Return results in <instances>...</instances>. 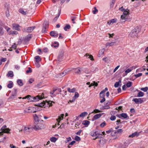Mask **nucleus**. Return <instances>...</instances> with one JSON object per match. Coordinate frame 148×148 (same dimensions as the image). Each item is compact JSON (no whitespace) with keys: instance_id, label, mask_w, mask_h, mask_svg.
<instances>
[{"instance_id":"nucleus-1","label":"nucleus","mask_w":148,"mask_h":148,"mask_svg":"<svg viewBox=\"0 0 148 148\" xmlns=\"http://www.w3.org/2000/svg\"><path fill=\"white\" fill-rule=\"evenodd\" d=\"M129 14V10L127 9L125 10L123 12V14L121 16L120 21L122 22H125L126 21H128L131 20L130 18H128L127 15Z\"/></svg>"},{"instance_id":"nucleus-2","label":"nucleus","mask_w":148,"mask_h":148,"mask_svg":"<svg viewBox=\"0 0 148 148\" xmlns=\"http://www.w3.org/2000/svg\"><path fill=\"white\" fill-rule=\"evenodd\" d=\"M101 131L100 130H94L91 132L90 134L92 136L95 137V138L93 139L95 140L97 138H102V134H101Z\"/></svg>"},{"instance_id":"nucleus-3","label":"nucleus","mask_w":148,"mask_h":148,"mask_svg":"<svg viewBox=\"0 0 148 148\" xmlns=\"http://www.w3.org/2000/svg\"><path fill=\"white\" fill-rule=\"evenodd\" d=\"M33 129L36 130H39L45 128L43 124L41 123V121L34 123L33 127Z\"/></svg>"},{"instance_id":"nucleus-4","label":"nucleus","mask_w":148,"mask_h":148,"mask_svg":"<svg viewBox=\"0 0 148 148\" xmlns=\"http://www.w3.org/2000/svg\"><path fill=\"white\" fill-rule=\"evenodd\" d=\"M140 31V30L138 27H136L132 31L129 35L132 37L134 38L138 35L137 34Z\"/></svg>"},{"instance_id":"nucleus-5","label":"nucleus","mask_w":148,"mask_h":148,"mask_svg":"<svg viewBox=\"0 0 148 148\" xmlns=\"http://www.w3.org/2000/svg\"><path fill=\"white\" fill-rule=\"evenodd\" d=\"M52 102L54 103V102L50 101H43V102H42L41 103L37 104V106H40L41 107H45V105H46V104H47V105H49V106L50 107L52 106Z\"/></svg>"},{"instance_id":"nucleus-6","label":"nucleus","mask_w":148,"mask_h":148,"mask_svg":"<svg viewBox=\"0 0 148 148\" xmlns=\"http://www.w3.org/2000/svg\"><path fill=\"white\" fill-rule=\"evenodd\" d=\"M6 126L4 125L1 128V132L4 133H9L10 131V130L9 128H6Z\"/></svg>"},{"instance_id":"nucleus-7","label":"nucleus","mask_w":148,"mask_h":148,"mask_svg":"<svg viewBox=\"0 0 148 148\" xmlns=\"http://www.w3.org/2000/svg\"><path fill=\"white\" fill-rule=\"evenodd\" d=\"M123 132V130L122 129H119L116 131H113L112 132L111 134L112 136L116 135V134L118 133H121Z\"/></svg>"},{"instance_id":"nucleus-8","label":"nucleus","mask_w":148,"mask_h":148,"mask_svg":"<svg viewBox=\"0 0 148 148\" xmlns=\"http://www.w3.org/2000/svg\"><path fill=\"white\" fill-rule=\"evenodd\" d=\"M132 101L135 102L136 103H141L143 102V101L141 98H134Z\"/></svg>"},{"instance_id":"nucleus-9","label":"nucleus","mask_w":148,"mask_h":148,"mask_svg":"<svg viewBox=\"0 0 148 148\" xmlns=\"http://www.w3.org/2000/svg\"><path fill=\"white\" fill-rule=\"evenodd\" d=\"M43 94V93L42 94L41 96L39 95H37L36 97H33V99L34 100V101H37L42 99L44 97Z\"/></svg>"},{"instance_id":"nucleus-10","label":"nucleus","mask_w":148,"mask_h":148,"mask_svg":"<svg viewBox=\"0 0 148 148\" xmlns=\"http://www.w3.org/2000/svg\"><path fill=\"white\" fill-rule=\"evenodd\" d=\"M12 25L13 29L18 31L20 30V29L19 28V27H21L18 24L14 23L12 24Z\"/></svg>"},{"instance_id":"nucleus-11","label":"nucleus","mask_w":148,"mask_h":148,"mask_svg":"<svg viewBox=\"0 0 148 148\" xmlns=\"http://www.w3.org/2000/svg\"><path fill=\"white\" fill-rule=\"evenodd\" d=\"M33 116L34 120V123L41 121V120L40 119L39 117L36 114H35Z\"/></svg>"},{"instance_id":"nucleus-12","label":"nucleus","mask_w":148,"mask_h":148,"mask_svg":"<svg viewBox=\"0 0 148 148\" xmlns=\"http://www.w3.org/2000/svg\"><path fill=\"white\" fill-rule=\"evenodd\" d=\"M23 99H27L28 100H29L30 102L34 101L33 99V97H32L30 95H28L22 98Z\"/></svg>"},{"instance_id":"nucleus-13","label":"nucleus","mask_w":148,"mask_h":148,"mask_svg":"<svg viewBox=\"0 0 148 148\" xmlns=\"http://www.w3.org/2000/svg\"><path fill=\"white\" fill-rule=\"evenodd\" d=\"M50 35L52 37H58V33L55 31H52L50 33Z\"/></svg>"},{"instance_id":"nucleus-14","label":"nucleus","mask_w":148,"mask_h":148,"mask_svg":"<svg viewBox=\"0 0 148 148\" xmlns=\"http://www.w3.org/2000/svg\"><path fill=\"white\" fill-rule=\"evenodd\" d=\"M117 45L116 42H108L106 44V47L108 46H112L114 45Z\"/></svg>"},{"instance_id":"nucleus-15","label":"nucleus","mask_w":148,"mask_h":148,"mask_svg":"<svg viewBox=\"0 0 148 148\" xmlns=\"http://www.w3.org/2000/svg\"><path fill=\"white\" fill-rule=\"evenodd\" d=\"M140 134V133L137 132H135L132 134L130 135L129 136V137L133 138L134 137H137Z\"/></svg>"},{"instance_id":"nucleus-16","label":"nucleus","mask_w":148,"mask_h":148,"mask_svg":"<svg viewBox=\"0 0 148 148\" xmlns=\"http://www.w3.org/2000/svg\"><path fill=\"white\" fill-rule=\"evenodd\" d=\"M75 73L80 74L81 70H82V68L78 67L73 69Z\"/></svg>"},{"instance_id":"nucleus-17","label":"nucleus","mask_w":148,"mask_h":148,"mask_svg":"<svg viewBox=\"0 0 148 148\" xmlns=\"http://www.w3.org/2000/svg\"><path fill=\"white\" fill-rule=\"evenodd\" d=\"M128 146V143H127L125 142L123 144H121L119 146V148H126Z\"/></svg>"},{"instance_id":"nucleus-18","label":"nucleus","mask_w":148,"mask_h":148,"mask_svg":"<svg viewBox=\"0 0 148 148\" xmlns=\"http://www.w3.org/2000/svg\"><path fill=\"white\" fill-rule=\"evenodd\" d=\"M105 51V49H103L100 50L99 52V53L98 55V57H100L101 56L103 55Z\"/></svg>"},{"instance_id":"nucleus-19","label":"nucleus","mask_w":148,"mask_h":148,"mask_svg":"<svg viewBox=\"0 0 148 148\" xmlns=\"http://www.w3.org/2000/svg\"><path fill=\"white\" fill-rule=\"evenodd\" d=\"M63 53H60L59 54L58 57V61H61L63 59Z\"/></svg>"},{"instance_id":"nucleus-20","label":"nucleus","mask_w":148,"mask_h":148,"mask_svg":"<svg viewBox=\"0 0 148 148\" xmlns=\"http://www.w3.org/2000/svg\"><path fill=\"white\" fill-rule=\"evenodd\" d=\"M134 68V67L133 66L132 67V68ZM132 68H129V69H128L127 70H126L125 71V75H124V74H123V76H124L125 75H127V74L128 73H130V72L131 71H132Z\"/></svg>"},{"instance_id":"nucleus-21","label":"nucleus","mask_w":148,"mask_h":148,"mask_svg":"<svg viewBox=\"0 0 148 148\" xmlns=\"http://www.w3.org/2000/svg\"><path fill=\"white\" fill-rule=\"evenodd\" d=\"M116 21H117L116 19H112L111 20H110V21H109L108 22V24L110 25L112 23H116Z\"/></svg>"},{"instance_id":"nucleus-22","label":"nucleus","mask_w":148,"mask_h":148,"mask_svg":"<svg viewBox=\"0 0 148 148\" xmlns=\"http://www.w3.org/2000/svg\"><path fill=\"white\" fill-rule=\"evenodd\" d=\"M82 71H83L84 72L87 74H89L91 72L89 69L86 68H82Z\"/></svg>"},{"instance_id":"nucleus-23","label":"nucleus","mask_w":148,"mask_h":148,"mask_svg":"<svg viewBox=\"0 0 148 148\" xmlns=\"http://www.w3.org/2000/svg\"><path fill=\"white\" fill-rule=\"evenodd\" d=\"M120 115L124 119H126L127 118L128 119H129V118L127 114L125 113H123L120 114Z\"/></svg>"},{"instance_id":"nucleus-24","label":"nucleus","mask_w":148,"mask_h":148,"mask_svg":"<svg viewBox=\"0 0 148 148\" xmlns=\"http://www.w3.org/2000/svg\"><path fill=\"white\" fill-rule=\"evenodd\" d=\"M101 116V114H95V115H94V117H93V119H92L93 120H94L95 119V120L97 119H98L100 118Z\"/></svg>"},{"instance_id":"nucleus-25","label":"nucleus","mask_w":148,"mask_h":148,"mask_svg":"<svg viewBox=\"0 0 148 148\" xmlns=\"http://www.w3.org/2000/svg\"><path fill=\"white\" fill-rule=\"evenodd\" d=\"M32 112V111L30 108H26L24 111V112L25 113H27Z\"/></svg>"},{"instance_id":"nucleus-26","label":"nucleus","mask_w":148,"mask_h":148,"mask_svg":"<svg viewBox=\"0 0 148 148\" xmlns=\"http://www.w3.org/2000/svg\"><path fill=\"white\" fill-rule=\"evenodd\" d=\"M121 80H119L118 82H116L114 84V86L115 88L118 87L120 86V83H121Z\"/></svg>"},{"instance_id":"nucleus-27","label":"nucleus","mask_w":148,"mask_h":148,"mask_svg":"<svg viewBox=\"0 0 148 148\" xmlns=\"http://www.w3.org/2000/svg\"><path fill=\"white\" fill-rule=\"evenodd\" d=\"M30 129V128L28 127H25L24 129L23 130L24 132L25 133L28 134L29 132V130Z\"/></svg>"},{"instance_id":"nucleus-28","label":"nucleus","mask_w":148,"mask_h":148,"mask_svg":"<svg viewBox=\"0 0 148 148\" xmlns=\"http://www.w3.org/2000/svg\"><path fill=\"white\" fill-rule=\"evenodd\" d=\"M90 121L87 120H85L83 121L82 124L86 126H87L90 123Z\"/></svg>"},{"instance_id":"nucleus-29","label":"nucleus","mask_w":148,"mask_h":148,"mask_svg":"<svg viewBox=\"0 0 148 148\" xmlns=\"http://www.w3.org/2000/svg\"><path fill=\"white\" fill-rule=\"evenodd\" d=\"M7 75L8 77H12L14 76L13 72L12 71H9Z\"/></svg>"},{"instance_id":"nucleus-30","label":"nucleus","mask_w":148,"mask_h":148,"mask_svg":"<svg viewBox=\"0 0 148 148\" xmlns=\"http://www.w3.org/2000/svg\"><path fill=\"white\" fill-rule=\"evenodd\" d=\"M35 59L36 60V61L37 62H38L39 61H40L41 59L39 56H37L35 57Z\"/></svg>"},{"instance_id":"nucleus-31","label":"nucleus","mask_w":148,"mask_h":148,"mask_svg":"<svg viewBox=\"0 0 148 148\" xmlns=\"http://www.w3.org/2000/svg\"><path fill=\"white\" fill-rule=\"evenodd\" d=\"M105 142V139L103 138H102L100 139L99 140V143L100 144L102 145L104 144Z\"/></svg>"},{"instance_id":"nucleus-32","label":"nucleus","mask_w":148,"mask_h":148,"mask_svg":"<svg viewBox=\"0 0 148 148\" xmlns=\"http://www.w3.org/2000/svg\"><path fill=\"white\" fill-rule=\"evenodd\" d=\"M19 12L23 15H25L27 13L26 12L24 11L23 9H20L19 10Z\"/></svg>"},{"instance_id":"nucleus-33","label":"nucleus","mask_w":148,"mask_h":148,"mask_svg":"<svg viewBox=\"0 0 148 148\" xmlns=\"http://www.w3.org/2000/svg\"><path fill=\"white\" fill-rule=\"evenodd\" d=\"M67 90L70 92H74L75 91V88H73L71 89L69 88H68Z\"/></svg>"},{"instance_id":"nucleus-34","label":"nucleus","mask_w":148,"mask_h":148,"mask_svg":"<svg viewBox=\"0 0 148 148\" xmlns=\"http://www.w3.org/2000/svg\"><path fill=\"white\" fill-rule=\"evenodd\" d=\"M98 84L97 82H96L95 81L93 82L92 83L90 84L89 86V87H90L92 86H98Z\"/></svg>"},{"instance_id":"nucleus-35","label":"nucleus","mask_w":148,"mask_h":148,"mask_svg":"<svg viewBox=\"0 0 148 148\" xmlns=\"http://www.w3.org/2000/svg\"><path fill=\"white\" fill-rule=\"evenodd\" d=\"M59 45V44L58 42H55L54 43L52 44L51 46L52 47H53L55 48L57 47H58Z\"/></svg>"},{"instance_id":"nucleus-36","label":"nucleus","mask_w":148,"mask_h":148,"mask_svg":"<svg viewBox=\"0 0 148 148\" xmlns=\"http://www.w3.org/2000/svg\"><path fill=\"white\" fill-rule=\"evenodd\" d=\"M17 83L18 85L20 86H21L23 85L22 80L21 79H18L17 80Z\"/></svg>"},{"instance_id":"nucleus-37","label":"nucleus","mask_w":148,"mask_h":148,"mask_svg":"<svg viewBox=\"0 0 148 148\" xmlns=\"http://www.w3.org/2000/svg\"><path fill=\"white\" fill-rule=\"evenodd\" d=\"M31 38V35H29L27 36L25 38V40L26 41H29Z\"/></svg>"},{"instance_id":"nucleus-38","label":"nucleus","mask_w":148,"mask_h":148,"mask_svg":"<svg viewBox=\"0 0 148 148\" xmlns=\"http://www.w3.org/2000/svg\"><path fill=\"white\" fill-rule=\"evenodd\" d=\"M13 83L12 82L10 81L9 82L7 86V87L9 88H11L13 86Z\"/></svg>"},{"instance_id":"nucleus-39","label":"nucleus","mask_w":148,"mask_h":148,"mask_svg":"<svg viewBox=\"0 0 148 148\" xmlns=\"http://www.w3.org/2000/svg\"><path fill=\"white\" fill-rule=\"evenodd\" d=\"M87 115V113L86 112H83L82 113L79 115V116L80 117H84L86 115Z\"/></svg>"},{"instance_id":"nucleus-40","label":"nucleus","mask_w":148,"mask_h":148,"mask_svg":"<svg viewBox=\"0 0 148 148\" xmlns=\"http://www.w3.org/2000/svg\"><path fill=\"white\" fill-rule=\"evenodd\" d=\"M144 94L141 91H140L137 95L138 97H142L144 96Z\"/></svg>"},{"instance_id":"nucleus-41","label":"nucleus","mask_w":148,"mask_h":148,"mask_svg":"<svg viewBox=\"0 0 148 148\" xmlns=\"http://www.w3.org/2000/svg\"><path fill=\"white\" fill-rule=\"evenodd\" d=\"M64 116V114H61V115L60 116H58V119H56L57 121H60V120L63 119V118Z\"/></svg>"},{"instance_id":"nucleus-42","label":"nucleus","mask_w":148,"mask_h":148,"mask_svg":"<svg viewBox=\"0 0 148 148\" xmlns=\"http://www.w3.org/2000/svg\"><path fill=\"white\" fill-rule=\"evenodd\" d=\"M35 28V26H33L28 27L29 32H32Z\"/></svg>"},{"instance_id":"nucleus-43","label":"nucleus","mask_w":148,"mask_h":148,"mask_svg":"<svg viewBox=\"0 0 148 148\" xmlns=\"http://www.w3.org/2000/svg\"><path fill=\"white\" fill-rule=\"evenodd\" d=\"M106 91H104V90H103L102 91L99 93L100 97H103L105 95L104 94H103V93H104Z\"/></svg>"},{"instance_id":"nucleus-44","label":"nucleus","mask_w":148,"mask_h":148,"mask_svg":"<svg viewBox=\"0 0 148 148\" xmlns=\"http://www.w3.org/2000/svg\"><path fill=\"white\" fill-rule=\"evenodd\" d=\"M71 28V26L70 25L67 24L66 26L64 27V29L65 31H67V29H69Z\"/></svg>"},{"instance_id":"nucleus-45","label":"nucleus","mask_w":148,"mask_h":148,"mask_svg":"<svg viewBox=\"0 0 148 148\" xmlns=\"http://www.w3.org/2000/svg\"><path fill=\"white\" fill-rule=\"evenodd\" d=\"M50 140L51 142L54 143L56 141L57 139L55 137H52L51 138Z\"/></svg>"},{"instance_id":"nucleus-46","label":"nucleus","mask_w":148,"mask_h":148,"mask_svg":"<svg viewBox=\"0 0 148 148\" xmlns=\"http://www.w3.org/2000/svg\"><path fill=\"white\" fill-rule=\"evenodd\" d=\"M132 82L129 81L127 84H126V86L127 87H130L132 85Z\"/></svg>"},{"instance_id":"nucleus-47","label":"nucleus","mask_w":148,"mask_h":148,"mask_svg":"<svg viewBox=\"0 0 148 148\" xmlns=\"http://www.w3.org/2000/svg\"><path fill=\"white\" fill-rule=\"evenodd\" d=\"M140 89L144 92H146L148 90V88L147 87H146L144 88H141Z\"/></svg>"},{"instance_id":"nucleus-48","label":"nucleus","mask_w":148,"mask_h":148,"mask_svg":"<svg viewBox=\"0 0 148 148\" xmlns=\"http://www.w3.org/2000/svg\"><path fill=\"white\" fill-rule=\"evenodd\" d=\"M4 32L3 30V28H0V35L2 36L4 34Z\"/></svg>"},{"instance_id":"nucleus-49","label":"nucleus","mask_w":148,"mask_h":148,"mask_svg":"<svg viewBox=\"0 0 148 148\" xmlns=\"http://www.w3.org/2000/svg\"><path fill=\"white\" fill-rule=\"evenodd\" d=\"M75 139L76 141H79L81 139L79 137L76 136L75 137Z\"/></svg>"},{"instance_id":"nucleus-50","label":"nucleus","mask_w":148,"mask_h":148,"mask_svg":"<svg viewBox=\"0 0 148 148\" xmlns=\"http://www.w3.org/2000/svg\"><path fill=\"white\" fill-rule=\"evenodd\" d=\"M5 15L7 17H8L10 16V13L8 10H7L5 12Z\"/></svg>"},{"instance_id":"nucleus-51","label":"nucleus","mask_w":148,"mask_h":148,"mask_svg":"<svg viewBox=\"0 0 148 148\" xmlns=\"http://www.w3.org/2000/svg\"><path fill=\"white\" fill-rule=\"evenodd\" d=\"M142 74L141 73H139L137 74H136L134 75V76L136 77L137 78L139 77H140L142 76Z\"/></svg>"},{"instance_id":"nucleus-52","label":"nucleus","mask_w":148,"mask_h":148,"mask_svg":"<svg viewBox=\"0 0 148 148\" xmlns=\"http://www.w3.org/2000/svg\"><path fill=\"white\" fill-rule=\"evenodd\" d=\"M32 71V70L31 68L29 67L28 70L26 71V73H31Z\"/></svg>"},{"instance_id":"nucleus-53","label":"nucleus","mask_w":148,"mask_h":148,"mask_svg":"<svg viewBox=\"0 0 148 148\" xmlns=\"http://www.w3.org/2000/svg\"><path fill=\"white\" fill-rule=\"evenodd\" d=\"M16 31H10L9 32V34H16Z\"/></svg>"},{"instance_id":"nucleus-54","label":"nucleus","mask_w":148,"mask_h":148,"mask_svg":"<svg viewBox=\"0 0 148 148\" xmlns=\"http://www.w3.org/2000/svg\"><path fill=\"white\" fill-rule=\"evenodd\" d=\"M28 27L24 28L22 29V31L24 32H29Z\"/></svg>"},{"instance_id":"nucleus-55","label":"nucleus","mask_w":148,"mask_h":148,"mask_svg":"<svg viewBox=\"0 0 148 148\" xmlns=\"http://www.w3.org/2000/svg\"><path fill=\"white\" fill-rule=\"evenodd\" d=\"M5 25L4 24H3L2 22H0V28H4Z\"/></svg>"},{"instance_id":"nucleus-56","label":"nucleus","mask_w":148,"mask_h":148,"mask_svg":"<svg viewBox=\"0 0 148 148\" xmlns=\"http://www.w3.org/2000/svg\"><path fill=\"white\" fill-rule=\"evenodd\" d=\"M44 27H46V29H47V28L48 27V24L46 22L45 23V22L43 25V28H44Z\"/></svg>"},{"instance_id":"nucleus-57","label":"nucleus","mask_w":148,"mask_h":148,"mask_svg":"<svg viewBox=\"0 0 148 148\" xmlns=\"http://www.w3.org/2000/svg\"><path fill=\"white\" fill-rule=\"evenodd\" d=\"M79 94L77 92H75V94L74 97H75V99L76 98H78L79 97Z\"/></svg>"},{"instance_id":"nucleus-58","label":"nucleus","mask_w":148,"mask_h":148,"mask_svg":"<svg viewBox=\"0 0 148 148\" xmlns=\"http://www.w3.org/2000/svg\"><path fill=\"white\" fill-rule=\"evenodd\" d=\"M116 117L114 116H112L110 118V119L112 121H114L116 119Z\"/></svg>"},{"instance_id":"nucleus-59","label":"nucleus","mask_w":148,"mask_h":148,"mask_svg":"<svg viewBox=\"0 0 148 148\" xmlns=\"http://www.w3.org/2000/svg\"><path fill=\"white\" fill-rule=\"evenodd\" d=\"M106 125V123L105 122H104L103 123H102L100 125V126L101 127H103L105 126Z\"/></svg>"},{"instance_id":"nucleus-60","label":"nucleus","mask_w":148,"mask_h":148,"mask_svg":"<svg viewBox=\"0 0 148 148\" xmlns=\"http://www.w3.org/2000/svg\"><path fill=\"white\" fill-rule=\"evenodd\" d=\"M94 10L92 11V12L94 14H95L97 12H98V10L96 9V7H94Z\"/></svg>"},{"instance_id":"nucleus-61","label":"nucleus","mask_w":148,"mask_h":148,"mask_svg":"<svg viewBox=\"0 0 148 148\" xmlns=\"http://www.w3.org/2000/svg\"><path fill=\"white\" fill-rule=\"evenodd\" d=\"M60 11L59 12V13H58V16H56V17H55V18H54V20L55 21H56L58 18V17L60 15Z\"/></svg>"},{"instance_id":"nucleus-62","label":"nucleus","mask_w":148,"mask_h":148,"mask_svg":"<svg viewBox=\"0 0 148 148\" xmlns=\"http://www.w3.org/2000/svg\"><path fill=\"white\" fill-rule=\"evenodd\" d=\"M5 8L6 9V10H8L9 8V5L7 3H6L5 4Z\"/></svg>"},{"instance_id":"nucleus-63","label":"nucleus","mask_w":148,"mask_h":148,"mask_svg":"<svg viewBox=\"0 0 148 148\" xmlns=\"http://www.w3.org/2000/svg\"><path fill=\"white\" fill-rule=\"evenodd\" d=\"M110 108V106L108 105H105L103 107V109H107Z\"/></svg>"},{"instance_id":"nucleus-64","label":"nucleus","mask_w":148,"mask_h":148,"mask_svg":"<svg viewBox=\"0 0 148 148\" xmlns=\"http://www.w3.org/2000/svg\"><path fill=\"white\" fill-rule=\"evenodd\" d=\"M66 72L64 71L62 72V73L60 74V76L61 77H63V76H64L66 75Z\"/></svg>"}]
</instances>
